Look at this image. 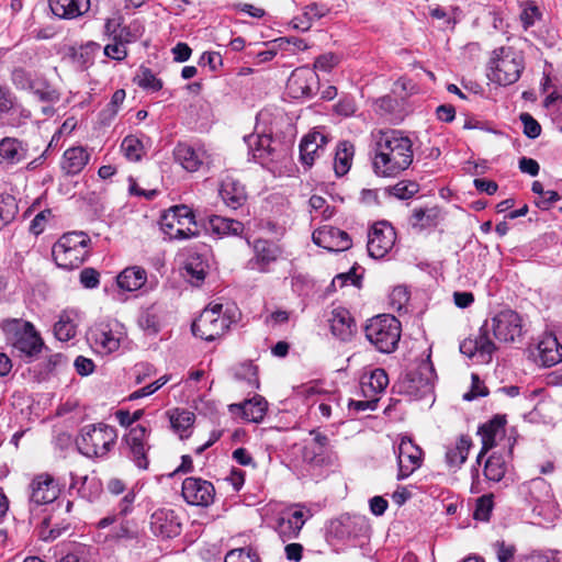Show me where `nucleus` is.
<instances>
[{
    "label": "nucleus",
    "instance_id": "f257e3e1",
    "mask_svg": "<svg viewBox=\"0 0 562 562\" xmlns=\"http://www.w3.org/2000/svg\"><path fill=\"white\" fill-rule=\"evenodd\" d=\"M491 335L499 342H515L522 335V319L513 310H503L492 318L486 319L480 333L474 338L464 339L460 344V351L476 362L488 363L496 350Z\"/></svg>",
    "mask_w": 562,
    "mask_h": 562
},
{
    "label": "nucleus",
    "instance_id": "f03ea898",
    "mask_svg": "<svg viewBox=\"0 0 562 562\" xmlns=\"http://www.w3.org/2000/svg\"><path fill=\"white\" fill-rule=\"evenodd\" d=\"M372 169L379 177L394 178L413 162V142L403 131L372 132Z\"/></svg>",
    "mask_w": 562,
    "mask_h": 562
},
{
    "label": "nucleus",
    "instance_id": "7ed1b4c3",
    "mask_svg": "<svg viewBox=\"0 0 562 562\" xmlns=\"http://www.w3.org/2000/svg\"><path fill=\"white\" fill-rule=\"evenodd\" d=\"M237 308L233 305L211 303L192 324V333L201 339L212 341L224 335L236 322Z\"/></svg>",
    "mask_w": 562,
    "mask_h": 562
},
{
    "label": "nucleus",
    "instance_id": "20e7f679",
    "mask_svg": "<svg viewBox=\"0 0 562 562\" xmlns=\"http://www.w3.org/2000/svg\"><path fill=\"white\" fill-rule=\"evenodd\" d=\"M90 237L83 232L65 233L53 246L52 256L59 268H79L89 255Z\"/></svg>",
    "mask_w": 562,
    "mask_h": 562
},
{
    "label": "nucleus",
    "instance_id": "39448f33",
    "mask_svg": "<svg viewBox=\"0 0 562 562\" xmlns=\"http://www.w3.org/2000/svg\"><path fill=\"white\" fill-rule=\"evenodd\" d=\"M117 431L113 426L99 423L86 425L76 439L79 452L88 458H103L116 443Z\"/></svg>",
    "mask_w": 562,
    "mask_h": 562
},
{
    "label": "nucleus",
    "instance_id": "423d86ee",
    "mask_svg": "<svg viewBox=\"0 0 562 562\" xmlns=\"http://www.w3.org/2000/svg\"><path fill=\"white\" fill-rule=\"evenodd\" d=\"M524 69L522 56L513 47L502 46L492 52L487 77L499 86L515 83Z\"/></svg>",
    "mask_w": 562,
    "mask_h": 562
},
{
    "label": "nucleus",
    "instance_id": "0eeeda50",
    "mask_svg": "<svg viewBox=\"0 0 562 562\" xmlns=\"http://www.w3.org/2000/svg\"><path fill=\"white\" fill-rule=\"evenodd\" d=\"M364 334L376 350L390 353L395 350L401 338V323L390 314L378 315L368 322Z\"/></svg>",
    "mask_w": 562,
    "mask_h": 562
},
{
    "label": "nucleus",
    "instance_id": "6e6552de",
    "mask_svg": "<svg viewBox=\"0 0 562 562\" xmlns=\"http://www.w3.org/2000/svg\"><path fill=\"white\" fill-rule=\"evenodd\" d=\"M160 228L170 240H182L199 235L195 216L184 204L168 209L160 217Z\"/></svg>",
    "mask_w": 562,
    "mask_h": 562
},
{
    "label": "nucleus",
    "instance_id": "1a4fd4ad",
    "mask_svg": "<svg viewBox=\"0 0 562 562\" xmlns=\"http://www.w3.org/2000/svg\"><path fill=\"white\" fill-rule=\"evenodd\" d=\"M2 329L7 341L21 355L32 358L42 350L43 341L31 323L9 319L2 323Z\"/></svg>",
    "mask_w": 562,
    "mask_h": 562
},
{
    "label": "nucleus",
    "instance_id": "9d476101",
    "mask_svg": "<svg viewBox=\"0 0 562 562\" xmlns=\"http://www.w3.org/2000/svg\"><path fill=\"white\" fill-rule=\"evenodd\" d=\"M149 432L143 425H136L130 428V431L123 437L121 452L139 470H147L149 465L148 445Z\"/></svg>",
    "mask_w": 562,
    "mask_h": 562
},
{
    "label": "nucleus",
    "instance_id": "9b49d317",
    "mask_svg": "<svg viewBox=\"0 0 562 562\" xmlns=\"http://www.w3.org/2000/svg\"><path fill=\"white\" fill-rule=\"evenodd\" d=\"M434 368L423 362L415 370L406 372L397 382L398 393L412 398L427 396L432 391Z\"/></svg>",
    "mask_w": 562,
    "mask_h": 562
},
{
    "label": "nucleus",
    "instance_id": "f8f14e48",
    "mask_svg": "<svg viewBox=\"0 0 562 562\" xmlns=\"http://www.w3.org/2000/svg\"><path fill=\"white\" fill-rule=\"evenodd\" d=\"M395 229L386 222H379L368 234V252L373 258H383L394 246Z\"/></svg>",
    "mask_w": 562,
    "mask_h": 562
},
{
    "label": "nucleus",
    "instance_id": "ddd939ff",
    "mask_svg": "<svg viewBox=\"0 0 562 562\" xmlns=\"http://www.w3.org/2000/svg\"><path fill=\"white\" fill-rule=\"evenodd\" d=\"M398 480L413 474L423 463V450L409 437H402L397 449Z\"/></svg>",
    "mask_w": 562,
    "mask_h": 562
},
{
    "label": "nucleus",
    "instance_id": "4468645a",
    "mask_svg": "<svg viewBox=\"0 0 562 562\" xmlns=\"http://www.w3.org/2000/svg\"><path fill=\"white\" fill-rule=\"evenodd\" d=\"M307 518L305 512L299 505H294L279 515L277 519L276 530L283 542L294 539L299 536L300 530L304 526Z\"/></svg>",
    "mask_w": 562,
    "mask_h": 562
},
{
    "label": "nucleus",
    "instance_id": "2eb2a0df",
    "mask_svg": "<svg viewBox=\"0 0 562 562\" xmlns=\"http://www.w3.org/2000/svg\"><path fill=\"white\" fill-rule=\"evenodd\" d=\"M215 495L211 482L199 477H187L182 483V496L184 501L194 506H209Z\"/></svg>",
    "mask_w": 562,
    "mask_h": 562
},
{
    "label": "nucleus",
    "instance_id": "dca6fc26",
    "mask_svg": "<svg viewBox=\"0 0 562 562\" xmlns=\"http://www.w3.org/2000/svg\"><path fill=\"white\" fill-rule=\"evenodd\" d=\"M244 140L248 147V154L261 166H266L281 154L277 148L271 147L274 142L270 135L249 134L244 137Z\"/></svg>",
    "mask_w": 562,
    "mask_h": 562
},
{
    "label": "nucleus",
    "instance_id": "f3484780",
    "mask_svg": "<svg viewBox=\"0 0 562 562\" xmlns=\"http://www.w3.org/2000/svg\"><path fill=\"white\" fill-rule=\"evenodd\" d=\"M331 335L341 340L349 341L357 333L356 322L349 312L342 307L334 308L326 316Z\"/></svg>",
    "mask_w": 562,
    "mask_h": 562
},
{
    "label": "nucleus",
    "instance_id": "a211bd4d",
    "mask_svg": "<svg viewBox=\"0 0 562 562\" xmlns=\"http://www.w3.org/2000/svg\"><path fill=\"white\" fill-rule=\"evenodd\" d=\"M30 503L37 506L53 503L59 494L55 480L46 473L35 476L30 484Z\"/></svg>",
    "mask_w": 562,
    "mask_h": 562
},
{
    "label": "nucleus",
    "instance_id": "6ab92c4d",
    "mask_svg": "<svg viewBox=\"0 0 562 562\" xmlns=\"http://www.w3.org/2000/svg\"><path fill=\"white\" fill-rule=\"evenodd\" d=\"M316 69V61L313 63L312 68L308 66L296 68L290 76L286 90L288 93L294 98L300 99L311 95V85L314 79V70Z\"/></svg>",
    "mask_w": 562,
    "mask_h": 562
},
{
    "label": "nucleus",
    "instance_id": "aec40b11",
    "mask_svg": "<svg viewBox=\"0 0 562 562\" xmlns=\"http://www.w3.org/2000/svg\"><path fill=\"white\" fill-rule=\"evenodd\" d=\"M351 245L348 234L333 226L318 227V247L328 251H344Z\"/></svg>",
    "mask_w": 562,
    "mask_h": 562
},
{
    "label": "nucleus",
    "instance_id": "412c9836",
    "mask_svg": "<svg viewBox=\"0 0 562 562\" xmlns=\"http://www.w3.org/2000/svg\"><path fill=\"white\" fill-rule=\"evenodd\" d=\"M255 257L249 261L252 269L261 272L267 271V267L276 261L280 256V248L272 241L258 239L254 244Z\"/></svg>",
    "mask_w": 562,
    "mask_h": 562
},
{
    "label": "nucleus",
    "instance_id": "4be33fe9",
    "mask_svg": "<svg viewBox=\"0 0 562 562\" xmlns=\"http://www.w3.org/2000/svg\"><path fill=\"white\" fill-rule=\"evenodd\" d=\"M173 156L183 169L194 172L202 166L205 151L203 149H195L186 143H179L173 149Z\"/></svg>",
    "mask_w": 562,
    "mask_h": 562
},
{
    "label": "nucleus",
    "instance_id": "5701e85b",
    "mask_svg": "<svg viewBox=\"0 0 562 562\" xmlns=\"http://www.w3.org/2000/svg\"><path fill=\"white\" fill-rule=\"evenodd\" d=\"M220 195L224 203L234 210L241 206L247 199L245 187L231 176L222 180Z\"/></svg>",
    "mask_w": 562,
    "mask_h": 562
},
{
    "label": "nucleus",
    "instance_id": "b1692460",
    "mask_svg": "<svg viewBox=\"0 0 562 562\" xmlns=\"http://www.w3.org/2000/svg\"><path fill=\"white\" fill-rule=\"evenodd\" d=\"M228 408L231 413L240 412L248 422L260 423L265 418L268 403L263 397L257 395L244 403L231 404Z\"/></svg>",
    "mask_w": 562,
    "mask_h": 562
},
{
    "label": "nucleus",
    "instance_id": "393cba45",
    "mask_svg": "<svg viewBox=\"0 0 562 562\" xmlns=\"http://www.w3.org/2000/svg\"><path fill=\"white\" fill-rule=\"evenodd\" d=\"M52 12L61 19H76L88 12L90 0H49Z\"/></svg>",
    "mask_w": 562,
    "mask_h": 562
},
{
    "label": "nucleus",
    "instance_id": "a878e982",
    "mask_svg": "<svg viewBox=\"0 0 562 562\" xmlns=\"http://www.w3.org/2000/svg\"><path fill=\"white\" fill-rule=\"evenodd\" d=\"M505 423V418L497 415L479 428L482 436V449L476 458L479 464L483 456L495 445V437L502 431Z\"/></svg>",
    "mask_w": 562,
    "mask_h": 562
},
{
    "label": "nucleus",
    "instance_id": "bb28decb",
    "mask_svg": "<svg viewBox=\"0 0 562 562\" xmlns=\"http://www.w3.org/2000/svg\"><path fill=\"white\" fill-rule=\"evenodd\" d=\"M89 158V153L81 146L68 148L63 155L61 169L67 175H77L86 167Z\"/></svg>",
    "mask_w": 562,
    "mask_h": 562
},
{
    "label": "nucleus",
    "instance_id": "cd10ccee",
    "mask_svg": "<svg viewBox=\"0 0 562 562\" xmlns=\"http://www.w3.org/2000/svg\"><path fill=\"white\" fill-rule=\"evenodd\" d=\"M147 280L145 269L138 266L125 268L116 278L117 285L125 291L140 289Z\"/></svg>",
    "mask_w": 562,
    "mask_h": 562
},
{
    "label": "nucleus",
    "instance_id": "c85d7f7f",
    "mask_svg": "<svg viewBox=\"0 0 562 562\" xmlns=\"http://www.w3.org/2000/svg\"><path fill=\"white\" fill-rule=\"evenodd\" d=\"M539 361L543 367H552L562 360V346L555 337H547L538 345Z\"/></svg>",
    "mask_w": 562,
    "mask_h": 562
},
{
    "label": "nucleus",
    "instance_id": "c756f323",
    "mask_svg": "<svg viewBox=\"0 0 562 562\" xmlns=\"http://www.w3.org/2000/svg\"><path fill=\"white\" fill-rule=\"evenodd\" d=\"M472 440L467 435H461L453 447L446 451V462L449 468L459 469L467 460Z\"/></svg>",
    "mask_w": 562,
    "mask_h": 562
},
{
    "label": "nucleus",
    "instance_id": "7c9ffc66",
    "mask_svg": "<svg viewBox=\"0 0 562 562\" xmlns=\"http://www.w3.org/2000/svg\"><path fill=\"white\" fill-rule=\"evenodd\" d=\"M26 148L18 138L4 137L0 142V157L9 164H19L26 158Z\"/></svg>",
    "mask_w": 562,
    "mask_h": 562
},
{
    "label": "nucleus",
    "instance_id": "2f4dec72",
    "mask_svg": "<svg viewBox=\"0 0 562 562\" xmlns=\"http://www.w3.org/2000/svg\"><path fill=\"white\" fill-rule=\"evenodd\" d=\"M353 154L355 147L352 143L346 140L338 143L334 158V170L336 176L341 177L349 171Z\"/></svg>",
    "mask_w": 562,
    "mask_h": 562
},
{
    "label": "nucleus",
    "instance_id": "473e14b6",
    "mask_svg": "<svg viewBox=\"0 0 562 562\" xmlns=\"http://www.w3.org/2000/svg\"><path fill=\"white\" fill-rule=\"evenodd\" d=\"M210 229L217 235H240L244 224L239 221L213 215L209 221Z\"/></svg>",
    "mask_w": 562,
    "mask_h": 562
},
{
    "label": "nucleus",
    "instance_id": "72a5a7b5",
    "mask_svg": "<svg viewBox=\"0 0 562 562\" xmlns=\"http://www.w3.org/2000/svg\"><path fill=\"white\" fill-rule=\"evenodd\" d=\"M300 160L302 165L311 169L315 161L316 154V130L312 128L302 139L299 146Z\"/></svg>",
    "mask_w": 562,
    "mask_h": 562
},
{
    "label": "nucleus",
    "instance_id": "f704fd0d",
    "mask_svg": "<svg viewBox=\"0 0 562 562\" xmlns=\"http://www.w3.org/2000/svg\"><path fill=\"white\" fill-rule=\"evenodd\" d=\"M352 524V518L349 516H342L339 519L331 520L326 528L327 541L344 540L350 537Z\"/></svg>",
    "mask_w": 562,
    "mask_h": 562
},
{
    "label": "nucleus",
    "instance_id": "c9c22d12",
    "mask_svg": "<svg viewBox=\"0 0 562 562\" xmlns=\"http://www.w3.org/2000/svg\"><path fill=\"white\" fill-rule=\"evenodd\" d=\"M195 416L186 409H176L170 414L171 427L179 434L180 438L189 436V429L193 425Z\"/></svg>",
    "mask_w": 562,
    "mask_h": 562
},
{
    "label": "nucleus",
    "instance_id": "e433bc0d",
    "mask_svg": "<svg viewBox=\"0 0 562 562\" xmlns=\"http://www.w3.org/2000/svg\"><path fill=\"white\" fill-rule=\"evenodd\" d=\"M31 92H33L41 101L55 103L59 101V92L50 86V83L43 77L40 76L34 80Z\"/></svg>",
    "mask_w": 562,
    "mask_h": 562
},
{
    "label": "nucleus",
    "instance_id": "4c0bfd02",
    "mask_svg": "<svg viewBox=\"0 0 562 562\" xmlns=\"http://www.w3.org/2000/svg\"><path fill=\"white\" fill-rule=\"evenodd\" d=\"M506 473V462L499 454L493 453L488 457L484 467V475L487 480L498 482Z\"/></svg>",
    "mask_w": 562,
    "mask_h": 562
},
{
    "label": "nucleus",
    "instance_id": "58836bf2",
    "mask_svg": "<svg viewBox=\"0 0 562 562\" xmlns=\"http://www.w3.org/2000/svg\"><path fill=\"white\" fill-rule=\"evenodd\" d=\"M389 384V378L383 369H375L371 372L368 381H362V392L367 395L369 391L374 395L383 392Z\"/></svg>",
    "mask_w": 562,
    "mask_h": 562
},
{
    "label": "nucleus",
    "instance_id": "ea45409f",
    "mask_svg": "<svg viewBox=\"0 0 562 562\" xmlns=\"http://www.w3.org/2000/svg\"><path fill=\"white\" fill-rule=\"evenodd\" d=\"M19 212L16 200L11 196L0 199V231L13 222Z\"/></svg>",
    "mask_w": 562,
    "mask_h": 562
},
{
    "label": "nucleus",
    "instance_id": "a19ab883",
    "mask_svg": "<svg viewBox=\"0 0 562 562\" xmlns=\"http://www.w3.org/2000/svg\"><path fill=\"white\" fill-rule=\"evenodd\" d=\"M121 149L131 161L140 160L145 153L142 142L134 135H128L123 139Z\"/></svg>",
    "mask_w": 562,
    "mask_h": 562
},
{
    "label": "nucleus",
    "instance_id": "79ce46f5",
    "mask_svg": "<svg viewBox=\"0 0 562 562\" xmlns=\"http://www.w3.org/2000/svg\"><path fill=\"white\" fill-rule=\"evenodd\" d=\"M38 77V74L27 71L24 68H15L11 74V80L14 87L19 90L30 91L34 85V80Z\"/></svg>",
    "mask_w": 562,
    "mask_h": 562
},
{
    "label": "nucleus",
    "instance_id": "37998d69",
    "mask_svg": "<svg viewBox=\"0 0 562 562\" xmlns=\"http://www.w3.org/2000/svg\"><path fill=\"white\" fill-rule=\"evenodd\" d=\"M71 482H70V490H77V493L80 497L91 501L93 496L97 493V490L92 492L91 485L92 481L89 480L88 475H77L74 473H70Z\"/></svg>",
    "mask_w": 562,
    "mask_h": 562
},
{
    "label": "nucleus",
    "instance_id": "c03bdc74",
    "mask_svg": "<svg viewBox=\"0 0 562 562\" xmlns=\"http://www.w3.org/2000/svg\"><path fill=\"white\" fill-rule=\"evenodd\" d=\"M135 81L140 88L153 92L162 88V81L149 68H140Z\"/></svg>",
    "mask_w": 562,
    "mask_h": 562
},
{
    "label": "nucleus",
    "instance_id": "a18cd8bd",
    "mask_svg": "<svg viewBox=\"0 0 562 562\" xmlns=\"http://www.w3.org/2000/svg\"><path fill=\"white\" fill-rule=\"evenodd\" d=\"M207 265L199 261L198 259H192L188 261L184 266V270L189 281L193 285H199L202 283L206 277Z\"/></svg>",
    "mask_w": 562,
    "mask_h": 562
},
{
    "label": "nucleus",
    "instance_id": "49530a36",
    "mask_svg": "<svg viewBox=\"0 0 562 562\" xmlns=\"http://www.w3.org/2000/svg\"><path fill=\"white\" fill-rule=\"evenodd\" d=\"M94 344L103 352H113L120 347V339L116 338L111 331H97L93 335Z\"/></svg>",
    "mask_w": 562,
    "mask_h": 562
},
{
    "label": "nucleus",
    "instance_id": "de8ad7c7",
    "mask_svg": "<svg viewBox=\"0 0 562 562\" xmlns=\"http://www.w3.org/2000/svg\"><path fill=\"white\" fill-rule=\"evenodd\" d=\"M54 333L58 340L68 341L76 335V326L67 316H60L54 326Z\"/></svg>",
    "mask_w": 562,
    "mask_h": 562
},
{
    "label": "nucleus",
    "instance_id": "09e8293b",
    "mask_svg": "<svg viewBox=\"0 0 562 562\" xmlns=\"http://www.w3.org/2000/svg\"><path fill=\"white\" fill-rule=\"evenodd\" d=\"M350 282L352 285L359 288L361 283V277L356 273V269L351 268L348 272L337 274L330 282L327 292L335 291L337 286L342 288L345 284Z\"/></svg>",
    "mask_w": 562,
    "mask_h": 562
},
{
    "label": "nucleus",
    "instance_id": "8fccbe9b",
    "mask_svg": "<svg viewBox=\"0 0 562 562\" xmlns=\"http://www.w3.org/2000/svg\"><path fill=\"white\" fill-rule=\"evenodd\" d=\"M225 562H260L257 552L251 548H239L231 550Z\"/></svg>",
    "mask_w": 562,
    "mask_h": 562
},
{
    "label": "nucleus",
    "instance_id": "3c124183",
    "mask_svg": "<svg viewBox=\"0 0 562 562\" xmlns=\"http://www.w3.org/2000/svg\"><path fill=\"white\" fill-rule=\"evenodd\" d=\"M235 376L246 380L252 387H259L258 368L251 362L240 364L236 370Z\"/></svg>",
    "mask_w": 562,
    "mask_h": 562
},
{
    "label": "nucleus",
    "instance_id": "603ef678",
    "mask_svg": "<svg viewBox=\"0 0 562 562\" xmlns=\"http://www.w3.org/2000/svg\"><path fill=\"white\" fill-rule=\"evenodd\" d=\"M419 190V186L414 181L402 180L393 186L390 190L391 194L401 199H411Z\"/></svg>",
    "mask_w": 562,
    "mask_h": 562
},
{
    "label": "nucleus",
    "instance_id": "864d4df0",
    "mask_svg": "<svg viewBox=\"0 0 562 562\" xmlns=\"http://www.w3.org/2000/svg\"><path fill=\"white\" fill-rule=\"evenodd\" d=\"M169 381H170V375L165 374V375L160 376L158 380H156L155 382L131 393L128 395V400L135 401V400L142 398V397H145V396H149V395L154 394L155 392H157L160 387H162Z\"/></svg>",
    "mask_w": 562,
    "mask_h": 562
},
{
    "label": "nucleus",
    "instance_id": "5fc2aeb1",
    "mask_svg": "<svg viewBox=\"0 0 562 562\" xmlns=\"http://www.w3.org/2000/svg\"><path fill=\"white\" fill-rule=\"evenodd\" d=\"M434 217V210L415 209L411 216L409 223L413 227L425 228L432 224Z\"/></svg>",
    "mask_w": 562,
    "mask_h": 562
},
{
    "label": "nucleus",
    "instance_id": "6e6d98bb",
    "mask_svg": "<svg viewBox=\"0 0 562 562\" xmlns=\"http://www.w3.org/2000/svg\"><path fill=\"white\" fill-rule=\"evenodd\" d=\"M493 508V499L490 495H483L476 501L474 510V519L486 521L490 519V515Z\"/></svg>",
    "mask_w": 562,
    "mask_h": 562
},
{
    "label": "nucleus",
    "instance_id": "4d7b16f0",
    "mask_svg": "<svg viewBox=\"0 0 562 562\" xmlns=\"http://www.w3.org/2000/svg\"><path fill=\"white\" fill-rule=\"evenodd\" d=\"M524 125V134L529 138H537L541 134V125L531 114L524 112L519 116Z\"/></svg>",
    "mask_w": 562,
    "mask_h": 562
},
{
    "label": "nucleus",
    "instance_id": "13d9d810",
    "mask_svg": "<svg viewBox=\"0 0 562 562\" xmlns=\"http://www.w3.org/2000/svg\"><path fill=\"white\" fill-rule=\"evenodd\" d=\"M125 97H126L125 90L124 89H117L113 93V95L111 98V101L109 102V104L104 109L103 113L109 119H113L117 114L120 106L122 105V103L125 100Z\"/></svg>",
    "mask_w": 562,
    "mask_h": 562
},
{
    "label": "nucleus",
    "instance_id": "bf43d9fd",
    "mask_svg": "<svg viewBox=\"0 0 562 562\" xmlns=\"http://www.w3.org/2000/svg\"><path fill=\"white\" fill-rule=\"evenodd\" d=\"M16 102L15 95L5 86H0V114L11 112Z\"/></svg>",
    "mask_w": 562,
    "mask_h": 562
},
{
    "label": "nucleus",
    "instance_id": "052dcab7",
    "mask_svg": "<svg viewBox=\"0 0 562 562\" xmlns=\"http://www.w3.org/2000/svg\"><path fill=\"white\" fill-rule=\"evenodd\" d=\"M50 217V210H44L37 213L30 224V232L36 236L43 233Z\"/></svg>",
    "mask_w": 562,
    "mask_h": 562
},
{
    "label": "nucleus",
    "instance_id": "680f3d73",
    "mask_svg": "<svg viewBox=\"0 0 562 562\" xmlns=\"http://www.w3.org/2000/svg\"><path fill=\"white\" fill-rule=\"evenodd\" d=\"M80 283L86 289H94L100 283V273L93 268H85L80 272Z\"/></svg>",
    "mask_w": 562,
    "mask_h": 562
},
{
    "label": "nucleus",
    "instance_id": "e2e57ef3",
    "mask_svg": "<svg viewBox=\"0 0 562 562\" xmlns=\"http://www.w3.org/2000/svg\"><path fill=\"white\" fill-rule=\"evenodd\" d=\"M138 323L144 330H147L150 334H156L159 330V319L156 314L149 311L142 314Z\"/></svg>",
    "mask_w": 562,
    "mask_h": 562
},
{
    "label": "nucleus",
    "instance_id": "0e129e2a",
    "mask_svg": "<svg viewBox=\"0 0 562 562\" xmlns=\"http://www.w3.org/2000/svg\"><path fill=\"white\" fill-rule=\"evenodd\" d=\"M144 415V411L143 409H137L135 412H133L132 414L128 412V411H117L115 413V417L117 419V422L120 423L121 426H124V427H131L132 428V425L139 420Z\"/></svg>",
    "mask_w": 562,
    "mask_h": 562
},
{
    "label": "nucleus",
    "instance_id": "69168bd1",
    "mask_svg": "<svg viewBox=\"0 0 562 562\" xmlns=\"http://www.w3.org/2000/svg\"><path fill=\"white\" fill-rule=\"evenodd\" d=\"M498 562H513L516 548L513 544H506L504 541H497L494 544Z\"/></svg>",
    "mask_w": 562,
    "mask_h": 562
},
{
    "label": "nucleus",
    "instance_id": "338daca9",
    "mask_svg": "<svg viewBox=\"0 0 562 562\" xmlns=\"http://www.w3.org/2000/svg\"><path fill=\"white\" fill-rule=\"evenodd\" d=\"M397 101L391 95H384L375 101V111L380 115L392 113L396 108Z\"/></svg>",
    "mask_w": 562,
    "mask_h": 562
},
{
    "label": "nucleus",
    "instance_id": "774afa93",
    "mask_svg": "<svg viewBox=\"0 0 562 562\" xmlns=\"http://www.w3.org/2000/svg\"><path fill=\"white\" fill-rule=\"evenodd\" d=\"M104 54L105 56L115 59V60H123L127 56V50L125 45L122 43L114 41L113 44H108L104 47Z\"/></svg>",
    "mask_w": 562,
    "mask_h": 562
}]
</instances>
